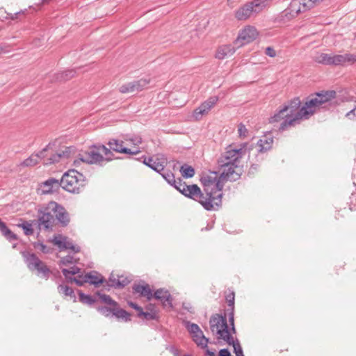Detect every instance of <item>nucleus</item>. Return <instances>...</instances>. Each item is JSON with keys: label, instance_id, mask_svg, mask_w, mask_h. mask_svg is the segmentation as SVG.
I'll use <instances>...</instances> for the list:
<instances>
[{"label": "nucleus", "instance_id": "obj_48", "mask_svg": "<svg viewBox=\"0 0 356 356\" xmlns=\"http://www.w3.org/2000/svg\"><path fill=\"white\" fill-rule=\"evenodd\" d=\"M324 0H308L307 2H309L310 6H311V8H314V6H316V5L319 4L320 3H321L322 1H323Z\"/></svg>", "mask_w": 356, "mask_h": 356}, {"label": "nucleus", "instance_id": "obj_9", "mask_svg": "<svg viewBox=\"0 0 356 356\" xmlns=\"http://www.w3.org/2000/svg\"><path fill=\"white\" fill-rule=\"evenodd\" d=\"M307 1L292 0L289 7L282 13V17L284 19L290 20L297 17L300 13L311 9V6Z\"/></svg>", "mask_w": 356, "mask_h": 356}, {"label": "nucleus", "instance_id": "obj_24", "mask_svg": "<svg viewBox=\"0 0 356 356\" xmlns=\"http://www.w3.org/2000/svg\"><path fill=\"white\" fill-rule=\"evenodd\" d=\"M235 48L231 44H225L218 47L216 53V58L220 60L231 56L235 52Z\"/></svg>", "mask_w": 356, "mask_h": 356}, {"label": "nucleus", "instance_id": "obj_7", "mask_svg": "<svg viewBox=\"0 0 356 356\" xmlns=\"http://www.w3.org/2000/svg\"><path fill=\"white\" fill-rule=\"evenodd\" d=\"M209 323L211 330L218 340H222L226 343H233V337L228 329L225 316L219 314L213 315L210 318Z\"/></svg>", "mask_w": 356, "mask_h": 356}, {"label": "nucleus", "instance_id": "obj_23", "mask_svg": "<svg viewBox=\"0 0 356 356\" xmlns=\"http://www.w3.org/2000/svg\"><path fill=\"white\" fill-rule=\"evenodd\" d=\"M154 297L159 300L164 307H172V298L170 293L163 289H158L155 291Z\"/></svg>", "mask_w": 356, "mask_h": 356}, {"label": "nucleus", "instance_id": "obj_51", "mask_svg": "<svg viewBox=\"0 0 356 356\" xmlns=\"http://www.w3.org/2000/svg\"><path fill=\"white\" fill-rule=\"evenodd\" d=\"M74 72L72 71V70H70V71L65 72V78L66 79H69V78L72 77L74 76Z\"/></svg>", "mask_w": 356, "mask_h": 356}, {"label": "nucleus", "instance_id": "obj_21", "mask_svg": "<svg viewBox=\"0 0 356 356\" xmlns=\"http://www.w3.org/2000/svg\"><path fill=\"white\" fill-rule=\"evenodd\" d=\"M273 143V136L272 134H265L257 142L258 151L261 153L267 152L271 149Z\"/></svg>", "mask_w": 356, "mask_h": 356}, {"label": "nucleus", "instance_id": "obj_15", "mask_svg": "<svg viewBox=\"0 0 356 356\" xmlns=\"http://www.w3.org/2000/svg\"><path fill=\"white\" fill-rule=\"evenodd\" d=\"M124 140H119L116 138H111L108 142L107 145L109 147V149L122 154H130V155H136L140 152V149H132L131 148H128L124 146Z\"/></svg>", "mask_w": 356, "mask_h": 356}, {"label": "nucleus", "instance_id": "obj_2", "mask_svg": "<svg viewBox=\"0 0 356 356\" xmlns=\"http://www.w3.org/2000/svg\"><path fill=\"white\" fill-rule=\"evenodd\" d=\"M204 188L203 207L207 211L218 209L222 203L224 181L218 172H209L201 177Z\"/></svg>", "mask_w": 356, "mask_h": 356}, {"label": "nucleus", "instance_id": "obj_49", "mask_svg": "<svg viewBox=\"0 0 356 356\" xmlns=\"http://www.w3.org/2000/svg\"><path fill=\"white\" fill-rule=\"evenodd\" d=\"M129 305L134 308V309H136L138 313H140V311L143 309L142 307H140V306H138L137 304L134 303V302H129Z\"/></svg>", "mask_w": 356, "mask_h": 356}, {"label": "nucleus", "instance_id": "obj_45", "mask_svg": "<svg viewBox=\"0 0 356 356\" xmlns=\"http://www.w3.org/2000/svg\"><path fill=\"white\" fill-rule=\"evenodd\" d=\"M108 283L110 286L118 288V286L115 284L116 283H118V275L115 276V275L111 274L108 278Z\"/></svg>", "mask_w": 356, "mask_h": 356}, {"label": "nucleus", "instance_id": "obj_50", "mask_svg": "<svg viewBox=\"0 0 356 356\" xmlns=\"http://www.w3.org/2000/svg\"><path fill=\"white\" fill-rule=\"evenodd\" d=\"M219 355L220 356H231V354L227 349L224 348V349H222L220 350Z\"/></svg>", "mask_w": 356, "mask_h": 356}, {"label": "nucleus", "instance_id": "obj_10", "mask_svg": "<svg viewBox=\"0 0 356 356\" xmlns=\"http://www.w3.org/2000/svg\"><path fill=\"white\" fill-rule=\"evenodd\" d=\"M176 189L186 197L199 202L203 207L204 195L201 192L200 188L197 185H187L186 183L182 182L181 179H178Z\"/></svg>", "mask_w": 356, "mask_h": 356}, {"label": "nucleus", "instance_id": "obj_6", "mask_svg": "<svg viewBox=\"0 0 356 356\" xmlns=\"http://www.w3.org/2000/svg\"><path fill=\"white\" fill-rule=\"evenodd\" d=\"M113 154L104 145H94L83 154H80L79 160L89 164H99L106 161L113 159Z\"/></svg>", "mask_w": 356, "mask_h": 356}, {"label": "nucleus", "instance_id": "obj_19", "mask_svg": "<svg viewBox=\"0 0 356 356\" xmlns=\"http://www.w3.org/2000/svg\"><path fill=\"white\" fill-rule=\"evenodd\" d=\"M60 187V181L54 178H50L40 185L39 190L42 194H49L56 191Z\"/></svg>", "mask_w": 356, "mask_h": 356}, {"label": "nucleus", "instance_id": "obj_47", "mask_svg": "<svg viewBox=\"0 0 356 356\" xmlns=\"http://www.w3.org/2000/svg\"><path fill=\"white\" fill-rule=\"evenodd\" d=\"M265 54L267 56H268L269 57H271V58H274L277 55L275 50L273 47H268L266 49Z\"/></svg>", "mask_w": 356, "mask_h": 356}, {"label": "nucleus", "instance_id": "obj_41", "mask_svg": "<svg viewBox=\"0 0 356 356\" xmlns=\"http://www.w3.org/2000/svg\"><path fill=\"white\" fill-rule=\"evenodd\" d=\"M24 230V234L26 236H29L33 234V229L32 225L28 222H24L19 225Z\"/></svg>", "mask_w": 356, "mask_h": 356}, {"label": "nucleus", "instance_id": "obj_54", "mask_svg": "<svg viewBox=\"0 0 356 356\" xmlns=\"http://www.w3.org/2000/svg\"><path fill=\"white\" fill-rule=\"evenodd\" d=\"M207 354L208 356H216L213 352H211L209 350H207Z\"/></svg>", "mask_w": 356, "mask_h": 356}, {"label": "nucleus", "instance_id": "obj_28", "mask_svg": "<svg viewBox=\"0 0 356 356\" xmlns=\"http://www.w3.org/2000/svg\"><path fill=\"white\" fill-rule=\"evenodd\" d=\"M113 316H115L118 319H122L125 322L131 320L129 313L124 309H120L118 304H117V305L115 306V309H113Z\"/></svg>", "mask_w": 356, "mask_h": 356}, {"label": "nucleus", "instance_id": "obj_35", "mask_svg": "<svg viewBox=\"0 0 356 356\" xmlns=\"http://www.w3.org/2000/svg\"><path fill=\"white\" fill-rule=\"evenodd\" d=\"M138 316L146 320H154L157 318V313L156 311L143 312L142 309L140 313H138Z\"/></svg>", "mask_w": 356, "mask_h": 356}, {"label": "nucleus", "instance_id": "obj_42", "mask_svg": "<svg viewBox=\"0 0 356 356\" xmlns=\"http://www.w3.org/2000/svg\"><path fill=\"white\" fill-rule=\"evenodd\" d=\"M76 262V259L72 255H67L65 257H63L60 261L59 265L67 266L68 264H73Z\"/></svg>", "mask_w": 356, "mask_h": 356}, {"label": "nucleus", "instance_id": "obj_37", "mask_svg": "<svg viewBox=\"0 0 356 356\" xmlns=\"http://www.w3.org/2000/svg\"><path fill=\"white\" fill-rule=\"evenodd\" d=\"M99 300L108 306H116L118 302L113 300L108 295L97 293Z\"/></svg>", "mask_w": 356, "mask_h": 356}, {"label": "nucleus", "instance_id": "obj_30", "mask_svg": "<svg viewBox=\"0 0 356 356\" xmlns=\"http://www.w3.org/2000/svg\"><path fill=\"white\" fill-rule=\"evenodd\" d=\"M193 341L198 346H201L204 348L207 347V344L209 342V339L204 337L202 331H200V333L195 334L192 336Z\"/></svg>", "mask_w": 356, "mask_h": 356}, {"label": "nucleus", "instance_id": "obj_55", "mask_svg": "<svg viewBox=\"0 0 356 356\" xmlns=\"http://www.w3.org/2000/svg\"><path fill=\"white\" fill-rule=\"evenodd\" d=\"M186 356H191V355H186Z\"/></svg>", "mask_w": 356, "mask_h": 356}, {"label": "nucleus", "instance_id": "obj_27", "mask_svg": "<svg viewBox=\"0 0 356 356\" xmlns=\"http://www.w3.org/2000/svg\"><path fill=\"white\" fill-rule=\"evenodd\" d=\"M226 300L228 302V306L231 308V312L229 314V321L232 325L231 330L235 333V327L234 324V293L231 292L226 296Z\"/></svg>", "mask_w": 356, "mask_h": 356}, {"label": "nucleus", "instance_id": "obj_11", "mask_svg": "<svg viewBox=\"0 0 356 356\" xmlns=\"http://www.w3.org/2000/svg\"><path fill=\"white\" fill-rule=\"evenodd\" d=\"M25 262L30 270H36L38 275L47 278L49 274V268L35 254L23 252Z\"/></svg>", "mask_w": 356, "mask_h": 356}, {"label": "nucleus", "instance_id": "obj_31", "mask_svg": "<svg viewBox=\"0 0 356 356\" xmlns=\"http://www.w3.org/2000/svg\"><path fill=\"white\" fill-rule=\"evenodd\" d=\"M80 272H81V268L77 266H75L70 268V269H66V268L62 269V273H63V275L65 277V278L67 280H70V282H74V280H73L74 277H72L71 275H76V274L79 275Z\"/></svg>", "mask_w": 356, "mask_h": 356}, {"label": "nucleus", "instance_id": "obj_17", "mask_svg": "<svg viewBox=\"0 0 356 356\" xmlns=\"http://www.w3.org/2000/svg\"><path fill=\"white\" fill-rule=\"evenodd\" d=\"M52 241L54 244L57 245L60 250H71L74 252H79L80 251L79 246L74 245L67 237L60 234L54 236Z\"/></svg>", "mask_w": 356, "mask_h": 356}, {"label": "nucleus", "instance_id": "obj_44", "mask_svg": "<svg viewBox=\"0 0 356 356\" xmlns=\"http://www.w3.org/2000/svg\"><path fill=\"white\" fill-rule=\"evenodd\" d=\"M129 282H130V280L128 279L127 277H126L123 275H121V276L118 275V283H116L115 284H117V286H118V288H121V287H124V286H127Z\"/></svg>", "mask_w": 356, "mask_h": 356}, {"label": "nucleus", "instance_id": "obj_12", "mask_svg": "<svg viewBox=\"0 0 356 356\" xmlns=\"http://www.w3.org/2000/svg\"><path fill=\"white\" fill-rule=\"evenodd\" d=\"M259 32L254 26H246L238 33L234 43L238 47L249 44L257 39Z\"/></svg>", "mask_w": 356, "mask_h": 356}, {"label": "nucleus", "instance_id": "obj_43", "mask_svg": "<svg viewBox=\"0 0 356 356\" xmlns=\"http://www.w3.org/2000/svg\"><path fill=\"white\" fill-rule=\"evenodd\" d=\"M115 309V306H109V307H98V311L102 313L105 316H109L111 314H113V309Z\"/></svg>", "mask_w": 356, "mask_h": 356}, {"label": "nucleus", "instance_id": "obj_3", "mask_svg": "<svg viewBox=\"0 0 356 356\" xmlns=\"http://www.w3.org/2000/svg\"><path fill=\"white\" fill-rule=\"evenodd\" d=\"M247 146V143L241 144L239 148H233L230 145L224 155L219 159L218 172L224 182L225 181H236L240 177V173L236 170L237 163L245 155Z\"/></svg>", "mask_w": 356, "mask_h": 356}, {"label": "nucleus", "instance_id": "obj_26", "mask_svg": "<svg viewBox=\"0 0 356 356\" xmlns=\"http://www.w3.org/2000/svg\"><path fill=\"white\" fill-rule=\"evenodd\" d=\"M133 289L135 293H139L141 296L146 298L147 300H150L153 297L152 290L148 284H136L134 286Z\"/></svg>", "mask_w": 356, "mask_h": 356}, {"label": "nucleus", "instance_id": "obj_25", "mask_svg": "<svg viewBox=\"0 0 356 356\" xmlns=\"http://www.w3.org/2000/svg\"><path fill=\"white\" fill-rule=\"evenodd\" d=\"M122 138L124 139V142L128 143V145L132 146V149H139L138 147L143 143V140L140 136L136 134H126L123 136Z\"/></svg>", "mask_w": 356, "mask_h": 356}, {"label": "nucleus", "instance_id": "obj_39", "mask_svg": "<svg viewBox=\"0 0 356 356\" xmlns=\"http://www.w3.org/2000/svg\"><path fill=\"white\" fill-rule=\"evenodd\" d=\"M186 327L192 336L197 333L200 334L201 331L200 327L197 324L190 322L186 323Z\"/></svg>", "mask_w": 356, "mask_h": 356}, {"label": "nucleus", "instance_id": "obj_33", "mask_svg": "<svg viewBox=\"0 0 356 356\" xmlns=\"http://www.w3.org/2000/svg\"><path fill=\"white\" fill-rule=\"evenodd\" d=\"M58 291L60 293H62L65 296H70L72 298H75L73 289L67 285L60 284L58 286Z\"/></svg>", "mask_w": 356, "mask_h": 356}, {"label": "nucleus", "instance_id": "obj_18", "mask_svg": "<svg viewBox=\"0 0 356 356\" xmlns=\"http://www.w3.org/2000/svg\"><path fill=\"white\" fill-rule=\"evenodd\" d=\"M149 83L146 79H140L137 81L130 82L122 85L120 88V92L122 93L133 92L140 91L144 89Z\"/></svg>", "mask_w": 356, "mask_h": 356}, {"label": "nucleus", "instance_id": "obj_4", "mask_svg": "<svg viewBox=\"0 0 356 356\" xmlns=\"http://www.w3.org/2000/svg\"><path fill=\"white\" fill-rule=\"evenodd\" d=\"M38 213L39 227L45 231H52L56 220L62 226H67L70 222V216L65 209L54 201L42 205Z\"/></svg>", "mask_w": 356, "mask_h": 356}, {"label": "nucleus", "instance_id": "obj_14", "mask_svg": "<svg viewBox=\"0 0 356 356\" xmlns=\"http://www.w3.org/2000/svg\"><path fill=\"white\" fill-rule=\"evenodd\" d=\"M218 97L212 96L202 103L194 110L193 117L196 120H200L204 115H207L212 108L218 103Z\"/></svg>", "mask_w": 356, "mask_h": 356}, {"label": "nucleus", "instance_id": "obj_52", "mask_svg": "<svg viewBox=\"0 0 356 356\" xmlns=\"http://www.w3.org/2000/svg\"><path fill=\"white\" fill-rule=\"evenodd\" d=\"M40 250L44 252V253H47L48 252V250H47V248L46 245H43V244H40Z\"/></svg>", "mask_w": 356, "mask_h": 356}, {"label": "nucleus", "instance_id": "obj_13", "mask_svg": "<svg viewBox=\"0 0 356 356\" xmlns=\"http://www.w3.org/2000/svg\"><path fill=\"white\" fill-rule=\"evenodd\" d=\"M73 280L78 286H82L84 283H90L95 286H98L104 282V278L97 272L92 271L85 275H79L74 277Z\"/></svg>", "mask_w": 356, "mask_h": 356}, {"label": "nucleus", "instance_id": "obj_46", "mask_svg": "<svg viewBox=\"0 0 356 356\" xmlns=\"http://www.w3.org/2000/svg\"><path fill=\"white\" fill-rule=\"evenodd\" d=\"M346 117L349 120H356V106L346 114Z\"/></svg>", "mask_w": 356, "mask_h": 356}, {"label": "nucleus", "instance_id": "obj_53", "mask_svg": "<svg viewBox=\"0 0 356 356\" xmlns=\"http://www.w3.org/2000/svg\"><path fill=\"white\" fill-rule=\"evenodd\" d=\"M171 351L174 354L175 356H179L178 350L176 348H175L174 347L171 348Z\"/></svg>", "mask_w": 356, "mask_h": 356}, {"label": "nucleus", "instance_id": "obj_40", "mask_svg": "<svg viewBox=\"0 0 356 356\" xmlns=\"http://www.w3.org/2000/svg\"><path fill=\"white\" fill-rule=\"evenodd\" d=\"M238 134L240 138L244 139L248 137V130L242 123H240L238 126Z\"/></svg>", "mask_w": 356, "mask_h": 356}, {"label": "nucleus", "instance_id": "obj_38", "mask_svg": "<svg viewBox=\"0 0 356 356\" xmlns=\"http://www.w3.org/2000/svg\"><path fill=\"white\" fill-rule=\"evenodd\" d=\"M229 345H232L234 347V352L236 356H244L242 348L238 340L235 341L233 339V343H227Z\"/></svg>", "mask_w": 356, "mask_h": 356}, {"label": "nucleus", "instance_id": "obj_5", "mask_svg": "<svg viewBox=\"0 0 356 356\" xmlns=\"http://www.w3.org/2000/svg\"><path fill=\"white\" fill-rule=\"evenodd\" d=\"M86 185V179L83 175L75 170L65 172L60 181V186L72 193H79Z\"/></svg>", "mask_w": 356, "mask_h": 356}, {"label": "nucleus", "instance_id": "obj_22", "mask_svg": "<svg viewBox=\"0 0 356 356\" xmlns=\"http://www.w3.org/2000/svg\"><path fill=\"white\" fill-rule=\"evenodd\" d=\"M72 152V147H66L65 150H63L56 154H52L49 158L47 160L44 161V163L46 165L52 164L54 163L59 162L62 159H67L70 156V154Z\"/></svg>", "mask_w": 356, "mask_h": 356}, {"label": "nucleus", "instance_id": "obj_32", "mask_svg": "<svg viewBox=\"0 0 356 356\" xmlns=\"http://www.w3.org/2000/svg\"><path fill=\"white\" fill-rule=\"evenodd\" d=\"M163 173H160L164 179L171 186H174L176 188V185H177L178 179L176 180L174 175L170 171H163Z\"/></svg>", "mask_w": 356, "mask_h": 356}, {"label": "nucleus", "instance_id": "obj_34", "mask_svg": "<svg viewBox=\"0 0 356 356\" xmlns=\"http://www.w3.org/2000/svg\"><path fill=\"white\" fill-rule=\"evenodd\" d=\"M181 175L185 178L193 177L195 175V170L193 168L188 165H184L180 168Z\"/></svg>", "mask_w": 356, "mask_h": 356}, {"label": "nucleus", "instance_id": "obj_8", "mask_svg": "<svg viewBox=\"0 0 356 356\" xmlns=\"http://www.w3.org/2000/svg\"><path fill=\"white\" fill-rule=\"evenodd\" d=\"M316 62L327 65H343L356 62V55L351 54H332L321 53L315 57Z\"/></svg>", "mask_w": 356, "mask_h": 356}, {"label": "nucleus", "instance_id": "obj_1", "mask_svg": "<svg viewBox=\"0 0 356 356\" xmlns=\"http://www.w3.org/2000/svg\"><path fill=\"white\" fill-rule=\"evenodd\" d=\"M336 97L334 90L318 92L310 97L300 108L301 101L299 97H294L285 103L269 119L270 123L280 122L278 130L283 131L300 123L302 120H307L320 108H324Z\"/></svg>", "mask_w": 356, "mask_h": 356}, {"label": "nucleus", "instance_id": "obj_29", "mask_svg": "<svg viewBox=\"0 0 356 356\" xmlns=\"http://www.w3.org/2000/svg\"><path fill=\"white\" fill-rule=\"evenodd\" d=\"M0 232L9 241H14L17 239L16 235L8 229L5 222L0 219Z\"/></svg>", "mask_w": 356, "mask_h": 356}, {"label": "nucleus", "instance_id": "obj_36", "mask_svg": "<svg viewBox=\"0 0 356 356\" xmlns=\"http://www.w3.org/2000/svg\"><path fill=\"white\" fill-rule=\"evenodd\" d=\"M79 300L83 304L92 305L95 302V300L90 295H86L81 291H79Z\"/></svg>", "mask_w": 356, "mask_h": 356}, {"label": "nucleus", "instance_id": "obj_20", "mask_svg": "<svg viewBox=\"0 0 356 356\" xmlns=\"http://www.w3.org/2000/svg\"><path fill=\"white\" fill-rule=\"evenodd\" d=\"M49 145L44 148L42 151H40L38 154H31L29 158L23 161L19 166L22 167H32L38 164L42 159L44 158V153L47 152Z\"/></svg>", "mask_w": 356, "mask_h": 356}, {"label": "nucleus", "instance_id": "obj_16", "mask_svg": "<svg viewBox=\"0 0 356 356\" xmlns=\"http://www.w3.org/2000/svg\"><path fill=\"white\" fill-rule=\"evenodd\" d=\"M143 163L154 171L161 173L164 171L167 159L163 155H156L154 157L145 158Z\"/></svg>", "mask_w": 356, "mask_h": 356}]
</instances>
